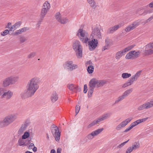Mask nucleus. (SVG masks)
I'll return each mask as SVG.
<instances>
[{
  "label": "nucleus",
  "instance_id": "obj_1",
  "mask_svg": "<svg viewBox=\"0 0 153 153\" xmlns=\"http://www.w3.org/2000/svg\"><path fill=\"white\" fill-rule=\"evenodd\" d=\"M39 87V79L36 77L31 78L28 82L26 86V90L22 95L25 97H29L33 96Z\"/></svg>",
  "mask_w": 153,
  "mask_h": 153
},
{
  "label": "nucleus",
  "instance_id": "obj_2",
  "mask_svg": "<svg viewBox=\"0 0 153 153\" xmlns=\"http://www.w3.org/2000/svg\"><path fill=\"white\" fill-rule=\"evenodd\" d=\"M76 36L83 43H86L89 40L88 32L82 28H79L76 32Z\"/></svg>",
  "mask_w": 153,
  "mask_h": 153
},
{
  "label": "nucleus",
  "instance_id": "obj_3",
  "mask_svg": "<svg viewBox=\"0 0 153 153\" xmlns=\"http://www.w3.org/2000/svg\"><path fill=\"white\" fill-rule=\"evenodd\" d=\"M19 79L18 76H11L5 78L2 82V85L4 87H7L13 85L17 82Z\"/></svg>",
  "mask_w": 153,
  "mask_h": 153
},
{
  "label": "nucleus",
  "instance_id": "obj_4",
  "mask_svg": "<svg viewBox=\"0 0 153 153\" xmlns=\"http://www.w3.org/2000/svg\"><path fill=\"white\" fill-rule=\"evenodd\" d=\"M105 81L103 80H99L98 79L94 78L90 81L88 86L94 88L95 87H99L103 86L105 83Z\"/></svg>",
  "mask_w": 153,
  "mask_h": 153
},
{
  "label": "nucleus",
  "instance_id": "obj_5",
  "mask_svg": "<svg viewBox=\"0 0 153 153\" xmlns=\"http://www.w3.org/2000/svg\"><path fill=\"white\" fill-rule=\"evenodd\" d=\"M91 38H95L97 39H101L102 36L101 31L99 27L97 26H94L92 27V31L91 35Z\"/></svg>",
  "mask_w": 153,
  "mask_h": 153
},
{
  "label": "nucleus",
  "instance_id": "obj_6",
  "mask_svg": "<svg viewBox=\"0 0 153 153\" xmlns=\"http://www.w3.org/2000/svg\"><path fill=\"white\" fill-rule=\"evenodd\" d=\"M141 75V71H137L134 75L132 76L130 79L122 85V87L124 88L133 84V82L136 81Z\"/></svg>",
  "mask_w": 153,
  "mask_h": 153
},
{
  "label": "nucleus",
  "instance_id": "obj_7",
  "mask_svg": "<svg viewBox=\"0 0 153 153\" xmlns=\"http://www.w3.org/2000/svg\"><path fill=\"white\" fill-rule=\"evenodd\" d=\"M63 67L65 69L72 71L78 68V65L74 64L73 61L68 60L65 62L63 65Z\"/></svg>",
  "mask_w": 153,
  "mask_h": 153
},
{
  "label": "nucleus",
  "instance_id": "obj_8",
  "mask_svg": "<svg viewBox=\"0 0 153 153\" xmlns=\"http://www.w3.org/2000/svg\"><path fill=\"white\" fill-rule=\"evenodd\" d=\"M134 46V45H131L117 52L115 55L116 59H119L121 57L124 55L127 52L133 49Z\"/></svg>",
  "mask_w": 153,
  "mask_h": 153
},
{
  "label": "nucleus",
  "instance_id": "obj_9",
  "mask_svg": "<svg viewBox=\"0 0 153 153\" xmlns=\"http://www.w3.org/2000/svg\"><path fill=\"white\" fill-rule=\"evenodd\" d=\"M17 118L16 115L14 114H10L6 117L3 120L5 127L12 123Z\"/></svg>",
  "mask_w": 153,
  "mask_h": 153
},
{
  "label": "nucleus",
  "instance_id": "obj_10",
  "mask_svg": "<svg viewBox=\"0 0 153 153\" xmlns=\"http://www.w3.org/2000/svg\"><path fill=\"white\" fill-rule=\"evenodd\" d=\"M148 117H146L142 119L138 120L132 123L127 128L124 130L125 132H127L131 129L133 128L137 125L138 124L146 121Z\"/></svg>",
  "mask_w": 153,
  "mask_h": 153
},
{
  "label": "nucleus",
  "instance_id": "obj_11",
  "mask_svg": "<svg viewBox=\"0 0 153 153\" xmlns=\"http://www.w3.org/2000/svg\"><path fill=\"white\" fill-rule=\"evenodd\" d=\"M153 107V99L147 102L140 105L137 108L138 111H141L144 109H148Z\"/></svg>",
  "mask_w": 153,
  "mask_h": 153
},
{
  "label": "nucleus",
  "instance_id": "obj_12",
  "mask_svg": "<svg viewBox=\"0 0 153 153\" xmlns=\"http://www.w3.org/2000/svg\"><path fill=\"white\" fill-rule=\"evenodd\" d=\"M92 39L91 40L88 41V48L91 51L94 50L97 47L98 44V39L95 38Z\"/></svg>",
  "mask_w": 153,
  "mask_h": 153
},
{
  "label": "nucleus",
  "instance_id": "obj_13",
  "mask_svg": "<svg viewBox=\"0 0 153 153\" xmlns=\"http://www.w3.org/2000/svg\"><path fill=\"white\" fill-rule=\"evenodd\" d=\"M132 120L131 118H128L121 122L115 128L117 131H119L124 128Z\"/></svg>",
  "mask_w": 153,
  "mask_h": 153
},
{
  "label": "nucleus",
  "instance_id": "obj_14",
  "mask_svg": "<svg viewBox=\"0 0 153 153\" xmlns=\"http://www.w3.org/2000/svg\"><path fill=\"white\" fill-rule=\"evenodd\" d=\"M140 23V21L138 20L135 21L127 26L125 28V31L127 32H129L138 27Z\"/></svg>",
  "mask_w": 153,
  "mask_h": 153
},
{
  "label": "nucleus",
  "instance_id": "obj_15",
  "mask_svg": "<svg viewBox=\"0 0 153 153\" xmlns=\"http://www.w3.org/2000/svg\"><path fill=\"white\" fill-rule=\"evenodd\" d=\"M55 17L57 21L62 24H66L69 21L67 17H64L59 12L57 13Z\"/></svg>",
  "mask_w": 153,
  "mask_h": 153
},
{
  "label": "nucleus",
  "instance_id": "obj_16",
  "mask_svg": "<svg viewBox=\"0 0 153 153\" xmlns=\"http://www.w3.org/2000/svg\"><path fill=\"white\" fill-rule=\"evenodd\" d=\"M112 44V40L108 38H107L105 40V45L102 48V51H103L106 50H108Z\"/></svg>",
  "mask_w": 153,
  "mask_h": 153
},
{
  "label": "nucleus",
  "instance_id": "obj_17",
  "mask_svg": "<svg viewBox=\"0 0 153 153\" xmlns=\"http://www.w3.org/2000/svg\"><path fill=\"white\" fill-rule=\"evenodd\" d=\"M52 131L56 140L59 141L60 139V133L58 128L56 126L53 127L52 129Z\"/></svg>",
  "mask_w": 153,
  "mask_h": 153
},
{
  "label": "nucleus",
  "instance_id": "obj_18",
  "mask_svg": "<svg viewBox=\"0 0 153 153\" xmlns=\"http://www.w3.org/2000/svg\"><path fill=\"white\" fill-rule=\"evenodd\" d=\"M73 48L74 51H77L82 49L80 42L78 40H76L74 42L73 44Z\"/></svg>",
  "mask_w": 153,
  "mask_h": 153
},
{
  "label": "nucleus",
  "instance_id": "obj_19",
  "mask_svg": "<svg viewBox=\"0 0 153 153\" xmlns=\"http://www.w3.org/2000/svg\"><path fill=\"white\" fill-rule=\"evenodd\" d=\"M13 95V92L10 90H8L2 94V98H5L8 100L10 99Z\"/></svg>",
  "mask_w": 153,
  "mask_h": 153
},
{
  "label": "nucleus",
  "instance_id": "obj_20",
  "mask_svg": "<svg viewBox=\"0 0 153 153\" xmlns=\"http://www.w3.org/2000/svg\"><path fill=\"white\" fill-rule=\"evenodd\" d=\"M28 123L25 122L21 126L18 131V134H19L21 135L26 130V128L28 125Z\"/></svg>",
  "mask_w": 153,
  "mask_h": 153
},
{
  "label": "nucleus",
  "instance_id": "obj_21",
  "mask_svg": "<svg viewBox=\"0 0 153 153\" xmlns=\"http://www.w3.org/2000/svg\"><path fill=\"white\" fill-rule=\"evenodd\" d=\"M111 114L110 113H107L102 115L101 117L99 118L98 119L99 122L109 118L111 116Z\"/></svg>",
  "mask_w": 153,
  "mask_h": 153
},
{
  "label": "nucleus",
  "instance_id": "obj_22",
  "mask_svg": "<svg viewBox=\"0 0 153 153\" xmlns=\"http://www.w3.org/2000/svg\"><path fill=\"white\" fill-rule=\"evenodd\" d=\"M59 98L57 93L55 91L53 92L51 94V101L53 102L57 101Z\"/></svg>",
  "mask_w": 153,
  "mask_h": 153
},
{
  "label": "nucleus",
  "instance_id": "obj_23",
  "mask_svg": "<svg viewBox=\"0 0 153 153\" xmlns=\"http://www.w3.org/2000/svg\"><path fill=\"white\" fill-rule=\"evenodd\" d=\"M153 54V49L145 48L144 54L145 56L150 55Z\"/></svg>",
  "mask_w": 153,
  "mask_h": 153
},
{
  "label": "nucleus",
  "instance_id": "obj_24",
  "mask_svg": "<svg viewBox=\"0 0 153 153\" xmlns=\"http://www.w3.org/2000/svg\"><path fill=\"white\" fill-rule=\"evenodd\" d=\"M103 130V128L98 129L93 131L91 133V134L92 136L94 138L95 136L97 135L101 132Z\"/></svg>",
  "mask_w": 153,
  "mask_h": 153
},
{
  "label": "nucleus",
  "instance_id": "obj_25",
  "mask_svg": "<svg viewBox=\"0 0 153 153\" xmlns=\"http://www.w3.org/2000/svg\"><path fill=\"white\" fill-rule=\"evenodd\" d=\"M120 26L119 25H116L110 28L108 30V32L109 33H111L116 31Z\"/></svg>",
  "mask_w": 153,
  "mask_h": 153
},
{
  "label": "nucleus",
  "instance_id": "obj_26",
  "mask_svg": "<svg viewBox=\"0 0 153 153\" xmlns=\"http://www.w3.org/2000/svg\"><path fill=\"white\" fill-rule=\"evenodd\" d=\"M26 30L27 28L26 27H23L16 31L12 34L13 36H16L26 31Z\"/></svg>",
  "mask_w": 153,
  "mask_h": 153
},
{
  "label": "nucleus",
  "instance_id": "obj_27",
  "mask_svg": "<svg viewBox=\"0 0 153 153\" xmlns=\"http://www.w3.org/2000/svg\"><path fill=\"white\" fill-rule=\"evenodd\" d=\"M131 52L134 59L139 57L140 53V52L139 51H132Z\"/></svg>",
  "mask_w": 153,
  "mask_h": 153
},
{
  "label": "nucleus",
  "instance_id": "obj_28",
  "mask_svg": "<svg viewBox=\"0 0 153 153\" xmlns=\"http://www.w3.org/2000/svg\"><path fill=\"white\" fill-rule=\"evenodd\" d=\"M51 8L50 3L48 1H45L43 4L42 8L49 11Z\"/></svg>",
  "mask_w": 153,
  "mask_h": 153
},
{
  "label": "nucleus",
  "instance_id": "obj_29",
  "mask_svg": "<svg viewBox=\"0 0 153 153\" xmlns=\"http://www.w3.org/2000/svg\"><path fill=\"white\" fill-rule=\"evenodd\" d=\"M25 139H22V138H20L19 139L18 141V144L19 146H26L25 141Z\"/></svg>",
  "mask_w": 153,
  "mask_h": 153
},
{
  "label": "nucleus",
  "instance_id": "obj_30",
  "mask_svg": "<svg viewBox=\"0 0 153 153\" xmlns=\"http://www.w3.org/2000/svg\"><path fill=\"white\" fill-rule=\"evenodd\" d=\"M76 51H75L76 56L78 59L81 58L82 56V49Z\"/></svg>",
  "mask_w": 153,
  "mask_h": 153
},
{
  "label": "nucleus",
  "instance_id": "obj_31",
  "mask_svg": "<svg viewBox=\"0 0 153 153\" xmlns=\"http://www.w3.org/2000/svg\"><path fill=\"white\" fill-rule=\"evenodd\" d=\"M99 123H100V122L97 119L96 120H94L88 125L87 126V128L88 129L90 128Z\"/></svg>",
  "mask_w": 153,
  "mask_h": 153
},
{
  "label": "nucleus",
  "instance_id": "obj_32",
  "mask_svg": "<svg viewBox=\"0 0 153 153\" xmlns=\"http://www.w3.org/2000/svg\"><path fill=\"white\" fill-rule=\"evenodd\" d=\"M48 11V10L42 8L40 14V18L42 19H43L44 18Z\"/></svg>",
  "mask_w": 153,
  "mask_h": 153
},
{
  "label": "nucleus",
  "instance_id": "obj_33",
  "mask_svg": "<svg viewBox=\"0 0 153 153\" xmlns=\"http://www.w3.org/2000/svg\"><path fill=\"white\" fill-rule=\"evenodd\" d=\"M133 90V88H129L124 91L123 94L126 97L129 95L132 92Z\"/></svg>",
  "mask_w": 153,
  "mask_h": 153
},
{
  "label": "nucleus",
  "instance_id": "obj_34",
  "mask_svg": "<svg viewBox=\"0 0 153 153\" xmlns=\"http://www.w3.org/2000/svg\"><path fill=\"white\" fill-rule=\"evenodd\" d=\"M131 147L134 150L140 148V143L138 142H135L133 144Z\"/></svg>",
  "mask_w": 153,
  "mask_h": 153
},
{
  "label": "nucleus",
  "instance_id": "obj_35",
  "mask_svg": "<svg viewBox=\"0 0 153 153\" xmlns=\"http://www.w3.org/2000/svg\"><path fill=\"white\" fill-rule=\"evenodd\" d=\"M94 70V67L92 65L88 66L87 68V71L88 72L89 74H92Z\"/></svg>",
  "mask_w": 153,
  "mask_h": 153
},
{
  "label": "nucleus",
  "instance_id": "obj_36",
  "mask_svg": "<svg viewBox=\"0 0 153 153\" xmlns=\"http://www.w3.org/2000/svg\"><path fill=\"white\" fill-rule=\"evenodd\" d=\"M94 88L89 86V90L88 93V97H92L94 92Z\"/></svg>",
  "mask_w": 153,
  "mask_h": 153
},
{
  "label": "nucleus",
  "instance_id": "obj_37",
  "mask_svg": "<svg viewBox=\"0 0 153 153\" xmlns=\"http://www.w3.org/2000/svg\"><path fill=\"white\" fill-rule=\"evenodd\" d=\"M87 1L92 7L94 8L96 7V3L94 0H87Z\"/></svg>",
  "mask_w": 153,
  "mask_h": 153
},
{
  "label": "nucleus",
  "instance_id": "obj_38",
  "mask_svg": "<svg viewBox=\"0 0 153 153\" xmlns=\"http://www.w3.org/2000/svg\"><path fill=\"white\" fill-rule=\"evenodd\" d=\"M125 58L126 59H134L131 51L126 54Z\"/></svg>",
  "mask_w": 153,
  "mask_h": 153
},
{
  "label": "nucleus",
  "instance_id": "obj_39",
  "mask_svg": "<svg viewBox=\"0 0 153 153\" xmlns=\"http://www.w3.org/2000/svg\"><path fill=\"white\" fill-rule=\"evenodd\" d=\"M131 76V74L127 73H124L122 74L121 76L123 79L128 78Z\"/></svg>",
  "mask_w": 153,
  "mask_h": 153
},
{
  "label": "nucleus",
  "instance_id": "obj_40",
  "mask_svg": "<svg viewBox=\"0 0 153 153\" xmlns=\"http://www.w3.org/2000/svg\"><path fill=\"white\" fill-rule=\"evenodd\" d=\"M30 136V133L27 131H26L24 133V134L22 135V139H26L29 137Z\"/></svg>",
  "mask_w": 153,
  "mask_h": 153
},
{
  "label": "nucleus",
  "instance_id": "obj_41",
  "mask_svg": "<svg viewBox=\"0 0 153 153\" xmlns=\"http://www.w3.org/2000/svg\"><path fill=\"white\" fill-rule=\"evenodd\" d=\"M67 87L70 90L73 91L76 88V86L73 84H69L67 85Z\"/></svg>",
  "mask_w": 153,
  "mask_h": 153
},
{
  "label": "nucleus",
  "instance_id": "obj_42",
  "mask_svg": "<svg viewBox=\"0 0 153 153\" xmlns=\"http://www.w3.org/2000/svg\"><path fill=\"white\" fill-rule=\"evenodd\" d=\"M125 98V97L123 94L122 95L119 96L117 98V100L115 101V103H118L120 101L123 100Z\"/></svg>",
  "mask_w": 153,
  "mask_h": 153
},
{
  "label": "nucleus",
  "instance_id": "obj_43",
  "mask_svg": "<svg viewBox=\"0 0 153 153\" xmlns=\"http://www.w3.org/2000/svg\"><path fill=\"white\" fill-rule=\"evenodd\" d=\"M9 33V31L8 29H5L3 31L0 33L1 35L2 36H4L8 34Z\"/></svg>",
  "mask_w": 153,
  "mask_h": 153
},
{
  "label": "nucleus",
  "instance_id": "obj_44",
  "mask_svg": "<svg viewBox=\"0 0 153 153\" xmlns=\"http://www.w3.org/2000/svg\"><path fill=\"white\" fill-rule=\"evenodd\" d=\"M21 22L20 21L16 23L13 25L15 29H16L17 28L19 27L21 24Z\"/></svg>",
  "mask_w": 153,
  "mask_h": 153
},
{
  "label": "nucleus",
  "instance_id": "obj_45",
  "mask_svg": "<svg viewBox=\"0 0 153 153\" xmlns=\"http://www.w3.org/2000/svg\"><path fill=\"white\" fill-rule=\"evenodd\" d=\"M36 55V53L35 52H32L29 53L27 56V58L30 59L34 57Z\"/></svg>",
  "mask_w": 153,
  "mask_h": 153
},
{
  "label": "nucleus",
  "instance_id": "obj_46",
  "mask_svg": "<svg viewBox=\"0 0 153 153\" xmlns=\"http://www.w3.org/2000/svg\"><path fill=\"white\" fill-rule=\"evenodd\" d=\"M145 48L149 49L153 48V41L152 43L150 42L146 45Z\"/></svg>",
  "mask_w": 153,
  "mask_h": 153
},
{
  "label": "nucleus",
  "instance_id": "obj_47",
  "mask_svg": "<svg viewBox=\"0 0 153 153\" xmlns=\"http://www.w3.org/2000/svg\"><path fill=\"white\" fill-rule=\"evenodd\" d=\"M80 106L79 105H77L75 107V114L76 115L80 110Z\"/></svg>",
  "mask_w": 153,
  "mask_h": 153
},
{
  "label": "nucleus",
  "instance_id": "obj_48",
  "mask_svg": "<svg viewBox=\"0 0 153 153\" xmlns=\"http://www.w3.org/2000/svg\"><path fill=\"white\" fill-rule=\"evenodd\" d=\"M129 140H128L127 141H126L121 143L117 147L119 148H120L122 147L123 146L125 145V144Z\"/></svg>",
  "mask_w": 153,
  "mask_h": 153
},
{
  "label": "nucleus",
  "instance_id": "obj_49",
  "mask_svg": "<svg viewBox=\"0 0 153 153\" xmlns=\"http://www.w3.org/2000/svg\"><path fill=\"white\" fill-rule=\"evenodd\" d=\"M134 149L132 148L131 146L128 148L126 150V153H131V152Z\"/></svg>",
  "mask_w": 153,
  "mask_h": 153
},
{
  "label": "nucleus",
  "instance_id": "obj_50",
  "mask_svg": "<svg viewBox=\"0 0 153 153\" xmlns=\"http://www.w3.org/2000/svg\"><path fill=\"white\" fill-rule=\"evenodd\" d=\"M88 140H92L94 138L91 134L90 133L88 134L86 136Z\"/></svg>",
  "mask_w": 153,
  "mask_h": 153
},
{
  "label": "nucleus",
  "instance_id": "obj_51",
  "mask_svg": "<svg viewBox=\"0 0 153 153\" xmlns=\"http://www.w3.org/2000/svg\"><path fill=\"white\" fill-rule=\"evenodd\" d=\"M147 6L150 8H153V1L148 4Z\"/></svg>",
  "mask_w": 153,
  "mask_h": 153
},
{
  "label": "nucleus",
  "instance_id": "obj_52",
  "mask_svg": "<svg viewBox=\"0 0 153 153\" xmlns=\"http://www.w3.org/2000/svg\"><path fill=\"white\" fill-rule=\"evenodd\" d=\"M87 86L86 85H85L84 86V90L83 92L84 93H86L87 91Z\"/></svg>",
  "mask_w": 153,
  "mask_h": 153
},
{
  "label": "nucleus",
  "instance_id": "obj_53",
  "mask_svg": "<svg viewBox=\"0 0 153 153\" xmlns=\"http://www.w3.org/2000/svg\"><path fill=\"white\" fill-rule=\"evenodd\" d=\"M92 62L91 61H89L86 62L85 65L87 66L88 65H92Z\"/></svg>",
  "mask_w": 153,
  "mask_h": 153
},
{
  "label": "nucleus",
  "instance_id": "obj_54",
  "mask_svg": "<svg viewBox=\"0 0 153 153\" xmlns=\"http://www.w3.org/2000/svg\"><path fill=\"white\" fill-rule=\"evenodd\" d=\"M5 127L3 120L0 121V127Z\"/></svg>",
  "mask_w": 153,
  "mask_h": 153
},
{
  "label": "nucleus",
  "instance_id": "obj_55",
  "mask_svg": "<svg viewBox=\"0 0 153 153\" xmlns=\"http://www.w3.org/2000/svg\"><path fill=\"white\" fill-rule=\"evenodd\" d=\"M11 22H8L7 23V25L6 26L5 28H7L9 29L11 25Z\"/></svg>",
  "mask_w": 153,
  "mask_h": 153
},
{
  "label": "nucleus",
  "instance_id": "obj_56",
  "mask_svg": "<svg viewBox=\"0 0 153 153\" xmlns=\"http://www.w3.org/2000/svg\"><path fill=\"white\" fill-rule=\"evenodd\" d=\"M9 32L10 31H12L13 30H15L13 25L11 27H10V28H9Z\"/></svg>",
  "mask_w": 153,
  "mask_h": 153
},
{
  "label": "nucleus",
  "instance_id": "obj_57",
  "mask_svg": "<svg viewBox=\"0 0 153 153\" xmlns=\"http://www.w3.org/2000/svg\"><path fill=\"white\" fill-rule=\"evenodd\" d=\"M153 19V15H152L150 17H149V18H148L146 20V22H150Z\"/></svg>",
  "mask_w": 153,
  "mask_h": 153
},
{
  "label": "nucleus",
  "instance_id": "obj_58",
  "mask_svg": "<svg viewBox=\"0 0 153 153\" xmlns=\"http://www.w3.org/2000/svg\"><path fill=\"white\" fill-rule=\"evenodd\" d=\"M34 144L33 143H31L30 144L29 146V148L30 149H32L33 147H34Z\"/></svg>",
  "mask_w": 153,
  "mask_h": 153
},
{
  "label": "nucleus",
  "instance_id": "obj_59",
  "mask_svg": "<svg viewBox=\"0 0 153 153\" xmlns=\"http://www.w3.org/2000/svg\"><path fill=\"white\" fill-rule=\"evenodd\" d=\"M62 151V149L61 148H58L57 150L56 153H61Z\"/></svg>",
  "mask_w": 153,
  "mask_h": 153
},
{
  "label": "nucleus",
  "instance_id": "obj_60",
  "mask_svg": "<svg viewBox=\"0 0 153 153\" xmlns=\"http://www.w3.org/2000/svg\"><path fill=\"white\" fill-rule=\"evenodd\" d=\"M3 91V88H2L0 87V96H1L2 94Z\"/></svg>",
  "mask_w": 153,
  "mask_h": 153
},
{
  "label": "nucleus",
  "instance_id": "obj_61",
  "mask_svg": "<svg viewBox=\"0 0 153 153\" xmlns=\"http://www.w3.org/2000/svg\"><path fill=\"white\" fill-rule=\"evenodd\" d=\"M32 149H33V151L34 152H35L37 151V148L35 146H34Z\"/></svg>",
  "mask_w": 153,
  "mask_h": 153
},
{
  "label": "nucleus",
  "instance_id": "obj_62",
  "mask_svg": "<svg viewBox=\"0 0 153 153\" xmlns=\"http://www.w3.org/2000/svg\"><path fill=\"white\" fill-rule=\"evenodd\" d=\"M50 153H56V152L55 150L52 149L51 150Z\"/></svg>",
  "mask_w": 153,
  "mask_h": 153
},
{
  "label": "nucleus",
  "instance_id": "obj_63",
  "mask_svg": "<svg viewBox=\"0 0 153 153\" xmlns=\"http://www.w3.org/2000/svg\"><path fill=\"white\" fill-rule=\"evenodd\" d=\"M25 153H33L32 152H30L29 151H27L25 152Z\"/></svg>",
  "mask_w": 153,
  "mask_h": 153
},
{
  "label": "nucleus",
  "instance_id": "obj_64",
  "mask_svg": "<svg viewBox=\"0 0 153 153\" xmlns=\"http://www.w3.org/2000/svg\"><path fill=\"white\" fill-rule=\"evenodd\" d=\"M47 138H49V137L48 136L47 137Z\"/></svg>",
  "mask_w": 153,
  "mask_h": 153
}]
</instances>
